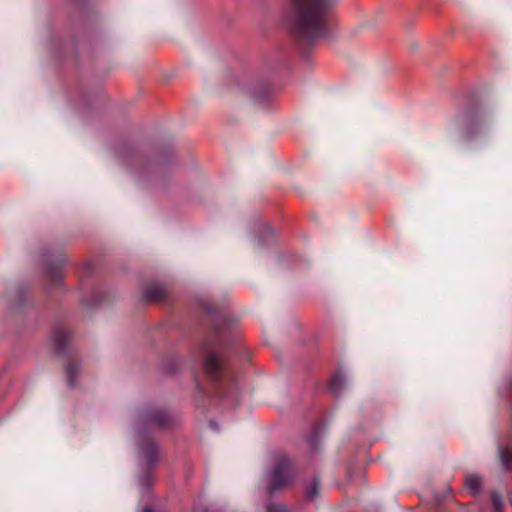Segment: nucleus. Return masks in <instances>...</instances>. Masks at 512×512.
<instances>
[{"label":"nucleus","mask_w":512,"mask_h":512,"mask_svg":"<svg viewBox=\"0 0 512 512\" xmlns=\"http://www.w3.org/2000/svg\"><path fill=\"white\" fill-rule=\"evenodd\" d=\"M142 454L148 465L153 463L157 457V447L155 444L150 443L146 447L142 448Z\"/></svg>","instance_id":"obj_8"},{"label":"nucleus","mask_w":512,"mask_h":512,"mask_svg":"<svg viewBox=\"0 0 512 512\" xmlns=\"http://www.w3.org/2000/svg\"><path fill=\"white\" fill-rule=\"evenodd\" d=\"M338 0H290L288 19L300 38L312 41L324 34L325 16Z\"/></svg>","instance_id":"obj_1"},{"label":"nucleus","mask_w":512,"mask_h":512,"mask_svg":"<svg viewBox=\"0 0 512 512\" xmlns=\"http://www.w3.org/2000/svg\"><path fill=\"white\" fill-rule=\"evenodd\" d=\"M164 296L163 290L160 287H153L150 289L148 297L153 300H160Z\"/></svg>","instance_id":"obj_11"},{"label":"nucleus","mask_w":512,"mask_h":512,"mask_svg":"<svg viewBox=\"0 0 512 512\" xmlns=\"http://www.w3.org/2000/svg\"><path fill=\"white\" fill-rule=\"evenodd\" d=\"M346 383V378L342 374H335L330 381L329 387L333 393L338 394Z\"/></svg>","instance_id":"obj_7"},{"label":"nucleus","mask_w":512,"mask_h":512,"mask_svg":"<svg viewBox=\"0 0 512 512\" xmlns=\"http://www.w3.org/2000/svg\"><path fill=\"white\" fill-rule=\"evenodd\" d=\"M66 339H67V335L63 331H59V332L55 333V335H54V340L59 348H61L64 345Z\"/></svg>","instance_id":"obj_12"},{"label":"nucleus","mask_w":512,"mask_h":512,"mask_svg":"<svg viewBox=\"0 0 512 512\" xmlns=\"http://www.w3.org/2000/svg\"><path fill=\"white\" fill-rule=\"evenodd\" d=\"M319 491H320V484H319L318 480H316V479L312 480L310 483H308L306 485V488H305L306 497L310 500L315 499L318 496Z\"/></svg>","instance_id":"obj_9"},{"label":"nucleus","mask_w":512,"mask_h":512,"mask_svg":"<svg viewBox=\"0 0 512 512\" xmlns=\"http://www.w3.org/2000/svg\"><path fill=\"white\" fill-rule=\"evenodd\" d=\"M292 479L290 461L286 455H278L274 458L271 473L269 475L268 488L271 492L285 487Z\"/></svg>","instance_id":"obj_2"},{"label":"nucleus","mask_w":512,"mask_h":512,"mask_svg":"<svg viewBox=\"0 0 512 512\" xmlns=\"http://www.w3.org/2000/svg\"><path fill=\"white\" fill-rule=\"evenodd\" d=\"M143 512H153L149 507L144 508Z\"/></svg>","instance_id":"obj_15"},{"label":"nucleus","mask_w":512,"mask_h":512,"mask_svg":"<svg viewBox=\"0 0 512 512\" xmlns=\"http://www.w3.org/2000/svg\"><path fill=\"white\" fill-rule=\"evenodd\" d=\"M220 361L218 357L212 353L208 354L205 358V369L210 374H215L220 369Z\"/></svg>","instance_id":"obj_6"},{"label":"nucleus","mask_w":512,"mask_h":512,"mask_svg":"<svg viewBox=\"0 0 512 512\" xmlns=\"http://www.w3.org/2000/svg\"><path fill=\"white\" fill-rule=\"evenodd\" d=\"M76 371V367L74 364H69L68 367H67V376H68V380L69 382L72 384V376L74 374V372Z\"/></svg>","instance_id":"obj_14"},{"label":"nucleus","mask_w":512,"mask_h":512,"mask_svg":"<svg viewBox=\"0 0 512 512\" xmlns=\"http://www.w3.org/2000/svg\"><path fill=\"white\" fill-rule=\"evenodd\" d=\"M499 456H500L501 462L503 463L504 466H508V465L512 464V450L500 449Z\"/></svg>","instance_id":"obj_10"},{"label":"nucleus","mask_w":512,"mask_h":512,"mask_svg":"<svg viewBox=\"0 0 512 512\" xmlns=\"http://www.w3.org/2000/svg\"><path fill=\"white\" fill-rule=\"evenodd\" d=\"M144 421L149 427H165L169 423V417L164 412H155L146 416Z\"/></svg>","instance_id":"obj_3"},{"label":"nucleus","mask_w":512,"mask_h":512,"mask_svg":"<svg viewBox=\"0 0 512 512\" xmlns=\"http://www.w3.org/2000/svg\"><path fill=\"white\" fill-rule=\"evenodd\" d=\"M492 502L496 509H500L502 506V499L499 495L494 494L492 496Z\"/></svg>","instance_id":"obj_13"},{"label":"nucleus","mask_w":512,"mask_h":512,"mask_svg":"<svg viewBox=\"0 0 512 512\" xmlns=\"http://www.w3.org/2000/svg\"><path fill=\"white\" fill-rule=\"evenodd\" d=\"M480 140L477 135L469 131L463 137L462 149L464 152H472L478 148Z\"/></svg>","instance_id":"obj_4"},{"label":"nucleus","mask_w":512,"mask_h":512,"mask_svg":"<svg viewBox=\"0 0 512 512\" xmlns=\"http://www.w3.org/2000/svg\"><path fill=\"white\" fill-rule=\"evenodd\" d=\"M465 485L472 494H476L481 490L482 479L477 474H468L465 478Z\"/></svg>","instance_id":"obj_5"}]
</instances>
